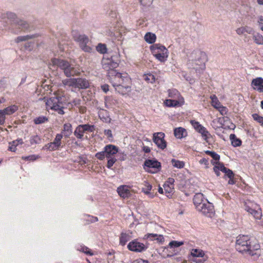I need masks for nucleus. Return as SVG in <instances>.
<instances>
[{
  "mask_svg": "<svg viewBox=\"0 0 263 263\" xmlns=\"http://www.w3.org/2000/svg\"><path fill=\"white\" fill-rule=\"evenodd\" d=\"M72 34L74 40L79 44L82 50L85 52H91L92 48L89 45V40L86 35L80 34L77 31H73Z\"/></svg>",
  "mask_w": 263,
  "mask_h": 263,
  "instance_id": "nucleus-7",
  "label": "nucleus"
},
{
  "mask_svg": "<svg viewBox=\"0 0 263 263\" xmlns=\"http://www.w3.org/2000/svg\"><path fill=\"white\" fill-rule=\"evenodd\" d=\"M47 121V118L44 116H41L38 118H35L34 120V122L36 124H40L43 123H45Z\"/></svg>",
  "mask_w": 263,
  "mask_h": 263,
  "instance_id": "nucleus-49",
  "label": "nucleus"
},
{
  "mask_svg": "<svg viewBox=\"0 0 263 263\" xmlns=\"http://www.w3.org/2000/svg\"><path fill=\"white\" fill-rule=\"evenodd\" d=\"M165 135L163 133H155L153 134V140L157 147L164 149L166 147V142L164 140Z\"/></svg>",
  "mask_w": 263,
  "mask_h": 263,
  "instance_id": "nucleus-12",
  "label": "nucleus"
},
{
  "mask_svg": "<svg viewBox=\"0 0 263 263\" xmlns=\"http://www.w3.org/2000/svg\"><path fill=\"white\" fill-rule=\"evenodd\" d=\"M63 132L64 136L66 137H69L72 133V126L70 123H65L63 126Z\"/></svg>",
  "mask_w": 263,
  "mask_h": 263,
  "instance_id": "nucleus-33",
  "label": "nucleus"
},
{
  "mask_svg": "<svg viewBox=\"0 0 263 263\" xmlns=\"http://www.w3.org/2000/svg\"><path fill=\"white\" fill-rule=\"evenodd\" d=\"M32 36L30 35L20 36L16 39L15 41L17 43H19L20 42L27 41Z\"/></svg>",
  "mask_w": 263,
  "mask_h": 263,
  "instance_id": "nucleus-54",
  "label": "nucleus"
},
{
  "mask_svg": "<svg viewBox=\"0 0 263 263\" xmlns=\"http://www.w3.org/2000/svg\"><path fill=\"white\" fill-rule=\"evenodd\" d=\"M18 145V142L13 141L11 143H9V149L11 152H15L16 150V147Z\"/></svg>",
  "mask_w": 263,
  "mask_h": 263,
  "instance_id": "nucleus-60",
  "label": "nucleus"
},
{
  "mask_svg": "<svg viewBox=\"0 0 263 263\" xmlns=\"http://www.w3.org/2000/svg\"><path fill=\"white\" fill-rule=\"evenodd\" d=\"M230 139L231 141L232 145L234 147L240 146L241 144V140L237 138L234 134H231Z\"/></svg>",
  "mask_w": 263,
  "mask_h": 263,
  "instance_id": "nucleus-35",
  "label": "nucleus"
},
{
  "mask_svg": "<svg viewBox=\"0 0 263 263\" xmlns=\"http://www.w3.org/2000/svg\"><path fill=\"white\" fill-rule=\"evenodd\" d=\"M108 159L107 167L108 168H111L114 163L117 161V159L116 158H109Z\"/></svg>",
  "mask_w": 263,
  "mask_h": 263,
  "instance_id": "nucleus-56",
  "label": "nucleus"
},
{
  "mask_svg": "<svg viewBox=\"0 0 263 263\" xmlns=\"http://www.w3.org/2000/svg\"><path fill=\"white\" fill-rule=\"evenodd\" d=\"M117 101L111 97H106L105 98V105L107 108H110L112 105H115Z\"/></svg>",
  "mask_w": 263,
  "mask_h": 263,
  "instance_id": "nucleus-31",
  "label": "nucleus"
},
{
  "mask_svg": "<svg viewBox=\"0 0 263 263\" xmlns=\"http://www.w3.org/2000/svg\"><path fill=\"white\" fill-rule=\"evenodd\" d=\"M96 50L98 52L102 54L106 53L107 51L106 45L101 43L99 44L96 46Z\"/></svg>",
  "mask_w": 263,
  "mask_h": 263,
  "instance_id": "nucleus-45",
  "label": "nucleus"
},
{
  "mask_svg": "<svg viewBox=\"0 0 263 263\" xmlns=\"http://www.w3.org/2000/svg\"><path fill=\"white\" fill-rule=\"evenodd\" d=\"M127 249L132 252L141 253L145 251L148 246L147 243H144L135 239L130 241L127 245Z\"/></svg>",
  "mask_w": 263,
  "mask_h": 263,
  "instance_id": "nucleus-9",
  "label": "nucleus"
},
{
  "mask_svg": "<svg viewBox=\"0 0 263 263\" xmlns=\"http://www.w3.org/2000/svg\"><path fill=\"white\" fill-rule=\"evenodd\" d=\"M205 199L204 198L203 195L201 193H197L194 196L193 201L197 209L199 205H201V204L205 203Z\"/></svg>",
  "mask_w": 263,
  "mask_h": 263,
  "instance_id": "nucleus-22",
  "label": "nucleus"
},
{
  "mask_svg": "<svg viewBox=\"0 0 263 263\" xmlns=\"http://www.w3.org/2000/svg\"><path fill=\"white\" fill-rule=\"evenodd\" d=\"M104 133L107 137L109 140H111L112 139V135L111 130L105 129Z\"/></svg>",
  "mask_w": 263,
  "mask_h": 263,
  "instance_id": "nucleus-64",
  "label": "nucleus"
},
{
  "mask_svg": "<svg viewBox=\"0 0 263 263\" xmlns=\"http://www.w3.org/2000/svg\"><path fill=\"white\" fill-rule=\"evenodd\" d=\"M144 40L147 43L153 44L156 40V36L155 34L152 32H147L144 35Z\"/></svg>",
  "mask_w": 263,
  "mask_h": 263,
  "instance_id": "nucleus-30",
  "label": "nucleus"
},
{
  "mask_svg": "<svg viewBox=\"0 0 263 263\" xmlns=\"http://www.w3.org/2000/svg\"><path fill=\"white\" fill-rule=\"evenodd\" d=\"M191 123L194 128L197 131L201 129L203 126L201 125L198 122L196 121H191Z\"/></svg>",
  "mask_w": 263,
  "mask_h": 263,
  "instance_id": "nucleus-57",
  "label": "nucleus"
},
{
  "mask_svg": "<svg viewBox=\"0 0 263 263\" xmlns=\"http://www.w3.org/2000/svg\"><path fill=\"white\" fill-rule=\"evenodd\" d=\"M252 117L255 121H257L261 125H263V117L260 116L257 114H254L252 115Z\"/></svg>",
  "mask_w": 263,
  "mask_h": 263,
  "instance_id": "nucleus-50",
  "label": "nucleus"
},
{
  "mask_svg": "<svg viewBox=\"0 0 263 263\" xmlns=\"http://www.w3.org/2000/svg\"><path fill=\"white\" fill-rule=\"evenodd\" d=\"M104 150L106 155V158H115L114 156L118 152V148L117 146L108 144L104 147Z\"/></svg>",
  "mask_w": 263,
  "mask_h": 263,
  "instance_id": "nucleus-16",
  "label": "nucleus"
},
{
  "mask_svg": "<svg viewBox=\"0 0 263 263\" xmlns=\"http://www.w3.org/2000/svg\"><path fill=\"white\" fill-rule=\"evenodd\" d=\"M132 237V232L128 231L126 232H122L120 234L119 239V244L124 246L126 242L128 241Z\"/></svg>",
  "mask_w": 263,
  "mask_h": 263,
  "instance_id": "nucleus-19",
  "label": "nucleus"
},
{
  "mask_svg": "<svg viewBox=\"0 0 263 263\" xmlns=\"http://www.w3.org/2000/svg\"><path fill=\"white\" fill-rule=\"evenodd\" d=\"M119 160L124 161L126 159V154L124 152H119L117 153Z\"/></svg>",
  "mask_w": 263,
  "mask_h": 263,
  "instance_id": "nucleus-61",
  "label": "nucleus"
},
{
  "mask_svg": "<svg viewBox=\"0 0 263 263\" xmlns=\"http://www.w3.org/2000/svg\"><path fill=\"white\" fill-rule=\"evenodd\" d=\"M76 80V88L86 89L89 87V82L86 79L77 78Z\"/></svg>",
  "mask_w": 263,
  "mask_h": 263,
  "instance_id": "nucleus-20",
  "label": "nucleus"
},
{
  "mask_svg": "<svg viewBox=\"0 0 263 263\" xmlns=\"http://www.w3.org/2000/svg\"><path fill=\"white\" fill-rule=\"evenodd\" d=\"M145 169L146 171L155 173L158 172L161 167L160 163L156 160H147L144 162Z\"/></svg>",
  "mask_w": 263,
  "mask_h": 263,
  "instance_id": "nucleus-13",
  "label": "nucleus"
},
{
  "mask_svg": "<svg viewBox=\"0 0 263 263\" xmlns=\"http://www.w3.org/2000/svg\"><path fill=\"white\" fill-rule=\"evenodd\" d=\"M184 103L183 97H180L178 100L167 99L164 102L165 105L167 107H177L182 105Z\"/></svg>",
  "mask_w": 263,
  "mask_h": 263,
  "instance_id": "nucleus-18",
  "label": "nucleus"
},
{
  "mask_svg": "<svg viewBox=\"0 0 263 263\" xmlns=\"http://www.w3.org/2000/svg\"><path fill=\"white\" fill-rule=\"evenodd\" d=\"M235 247L237 251L252 256L254 259H257L260 255V245L255 241H253L248 235L238 236Z\"/></svg>",
  "mask_w": 263,
  "mask_h": 263,
  "instance_id": "nucleus-2",
  "label": "nucleus"
},
{
  "mask_svg": "<svg viewBox=\"0 0 263 263\" xmlns=\"http://www.w3.org/2000/svg\"><path fill=\"white\" fill-rule=\"evenodd\" d=\"M236 33L239 35H245V33L252 34L253 33V29L249 26H241L236 30Z\"/></svg>",
  "mask_w": 263,
  "mask_h": 263,
  "instance_id": "nucleus-23",
  "label": "nucleus"
},
{
  "mask_svg": "<svg viewBox=\"0 0 263 263\" xmlns=\"http://www.w3.org/2000/svg\"><path fill=\"white\" fill-rule=\"evenodd\" d=\"M225 175L229 178H234V173H233V172L229 169V168H226V171H223V172Z\"/></svg>",
  "mask_w": 263,
  "mask_h": 263,
  "instance_id": "nucleus-62",
  "label": "nucleus"
},
{
  "mask_svg": "<svg viewBox=\"0 0 263 263\" xmlns=\"http://www.w3.org/2000/svg\"><path fill=\"white\" fill-rule=\"evenodd\" d=\"M117 192L119 195L123 198H128L131 195L129 187L128 186L125 185L119 186L117 188Z\"/></svg>",
  "mask_w": 263,
  "mask_h": 263,
  "instance_id": "nucleus-17",
  "label": "nucleus"
},
{
  "mask_svg": "<svg viewBox=\"0 0 263 263\" xmlns=\"http://www.w3.org/2000/svg\"><path fill=\"white\" fill-rule=\"evenodd\" d=\"M190 254L194 257H203L205 256L204 252L199 249H192Z\"/></svg>",
  "mask_w": 263,
  "mask_h": 263,
  "instance_id": "nucleus-28",
  "label": "nucleus"
},
{
  "mask_svg": "<svg viewBox=\"0 0 263 263\" xmlns=\"http://www.w3.org/2000/svg\"><path fill=\"white\" fill-rule=\"evenodd\" d=\"M144 79L148 83H151L155 82V80H156L155 77L151 73H148V74H145Z\"/></svg>",
  "mask_w": 263,
  "mask_h": 263,
  "instance_id": "nucleus-47",
  "label": "nucleus"
},
{
  "mask_svg": "<svg viewBox=\"0 0 263 263\" xmlns=\"http://www.w3.org/2000/svg\"><path fill=\"white\" fill-rule=\"evenodd\" d=\"M198 132L201 134L203 140L207 143H210L212 142V136L204 127L203 126L199 129Z\"/></svg>",
  "mask_w": 263,
  "mask_h": 263,
  "instance_id": "nucleus-21",
  "label": "nucleus"
},
{
  "mask_svg": "<svg viewBox=\"0 0 263 263\" xmlns=\"http://www.w3.org/2000/svg\"><path fill=\"white\" fill-rule=\"evenodd\" d=\"M77 250L90 256H92L93 255V253L89 248L83 245H80L77 248Z\"/></svg>",
  "mask_w": 263,
  "mask_h": 263,
  "instance_id": "nucleus-39",
  "label": "nucleus"
},
{
  "mask_svg": "<svg viewBox=\"0 0 263 263\" xmlns=\"http://www.w3.org/2000/svg\"><path fill=\"white\" fill-rule=\"evenodd\" d=\"M159 254L163 258L171 257L176 255L178 254V252L175 249H170L168 246L162 247L159 250Z\"/></svg>",
  "mask_w": 263,
  "mask_h": 263,
  "instance_id": "nucleus-14",
  "label": "nucleus"
},
{
  "mask_svg": "<svg viewBox=\"0 0 263 263\" xmlns=\"http://www.w3.org/2000/svg\"><path fill=\"white\" fill-rule=\"evenodd\" d=\"M251 86L254 90L259 92H263V78L257 77L252 80Z\"/></svg>",
  "mask_w": 263,
  "mask_h": 263,
  "instance_id": "nucleus-15",
  "label": "nucleus"
},
{
  "mask_svg": "<svg viewBox=\"0 0 263 263\" xmlns=\"http://www.w3.org/2000/svg\"><path fill=\"white\" fill-rule=\"evenodd\" d=\"M145 236L147 238H150L151 240H156L160 243H163L164 242V238L162 235L149 233L146 235Z\"/></svg>",
  "mask_w": 263,
  "mask_h": 263,
  "instance_id": "nucleus-26",
  "label": "nucleus"
},
{
  "mask_svg": "<svg viewBox=\"0 0 263 263\" xmlns=\"http://www.w3.org/2000/svg\"><path fill=\"white\" fill-rule=\"evenodd\" d=\"M245 209L252 215L255 219H260L261 218V210L258 204L251 201H248L245 204Z\"/></svg>",
  "mask_w": 263,
  "mask_h": 263,
  "instance_id": "nucleus-8",
  "label": "nucleus"
},
{
  "mask_svg": "<svg viewBox=\"0 0 263 263\" xmlns=\"http://www.w3.org/2000/svg\"><path fill=\"white\" fill-rule=\"evenodd\" d=\"M171 163L174 167L178 168H182L184 166V163L183 161L172 159Z\"/></svg>",
  "mask_w": 263,
  "mask_h": 263,
  "instance_id": "nucleus-41",
  "label": "nucleus"
},
{
  "mask_svg": "<svg viewBox=\"0 0 263 263\" xmlns=\"http://www.w3.org/2000/svg\"><path fill=\"white\" fill-rule=\"evenodd\" d=\"M63 138V135L61 134H58L55 138H54L53 142L54 144H55L57 145H58L59 147H60L61 145V140Z\"/></svg>",
  "mask_w": 263,
  "mask_h": 263,
  "instance_id": "nucleus-48",
  "label": "nucleus"
},
{
  "mask_svg": "<svg viewBox=\"0 0 263 263\" xmlns=\"http://www.w3.org/2000/svg\"><path fill=\"white\" fill-rule=\"evenodd\" d=\"M95 156L97 159L100 160H103L105 157L106 158V155L104 149L102 152L96 153Z\"/></svg>",
  "mask_w": 263,
  "mask_h": 263,
  "instance_id": "nucleus-52",
  "label": "nucleus"
},
{
  "mask_svg": "<svg viewBox=\"0 0 263 263\" xmlns=\"http://www.w3.org/2000/svg\"><path fill=\"white\" fill-rule=\"evenodd\" d=\"M211 163L214 165L213 168H217V170L220 171L222 172L223 171H226V167L223 165V164L221 163H220L219 161H212Z\"/></svg>",
  "mask_w": 263,
  "mask_h": 263,
  "instance_id": "nucleus-37",
  "label": "nucleus"
},
{
  "mask_svg": "<svg viewBox=\"0 0 263 263\" xmlns=\"http://www.w3.org/2000/svg\"><path fill=\"white\" fill-rule=\"evenodd\" d=\"M205 154L210 155L212 158L214 159V161H219L220 159V156L214 152H212L210 151H206L205 152Z\"/></svg>",
  "mask_w": 263,
  "mask_h": 263,
  "instance_id": "nucleus-46",
  "label": "nucleus"
},
{
  "mask_svg": "<svg viewBox=\"0 0 263 263\" xmlns=\"http://www.w3.org/2000/svg\"><path fill=\"white\" fill-rule=\"evenodd\" d=\"M40 157L37 155H32L28 156H23L22 159L27 161H34L39 158Z\"/></svg>",
  "mask_w": 263,
  "mask_h": 263,
  "instance_id": "nucleus-51",
  "label": "nucleus"
},
{
  "mask_svg": "<svg viewBox=\"0 0 263 263\" xmlns=\"http://www.w3.org/2000/svg\"><path fill=\"white\" fill-rule=\"evenodd\" d=\"M217 109L219 111L220 114L223 116L226 115L228 111V108L226 107L222 106V105Z\"/></svg>",
  "mask_w": 263,
  "mask_h": 263,
  "instance_id": "nucleus-59",
  "label": "nucleus"
},
{
  "mask_svg": "<svg viewBox=\"0 0 263 263\" xmlns=\"http://www.w3.org/2000/svg\"><path fill=\"white\" fill-rule=\"evenodd\" d=\"M66 103V98L64 92L58 90L53 94V96L47 99L46 102V108L57 111L60 115H63L64 105Z\"/></svg>",
  "mask_w": 263,
  "mask_h": 263,
  "instance_id": "nucleus-3",
  "label": "nucleus"
},
{
  "mask_svg": "<svg viewBox=\"0 0 263 263\" xmlns=\"http://www.w3.org/2000/svg\"><path fill=\"white\" fill-rule=\"evenodd\" d=\"M79 126L81 127V128H82V130L84 132L86 131L92 132L93 127V126H91L89 124L80 125Z\"/></svg>",
  "mask_w": 263,
  "mask_h": 263,
  "instance_id": "nucleus-55",
  "label": "nucleus"
},
{
  "mask_svg": "<svg viewBox=\"0 0 263 263\" xmlns=\"http://www.w3.org/2000/svg\"><path fill=\"white\" fill-rule=\"evenodd\" d=\"M2 19H8L12 25V27L14 26L18 27L22 30L28 28V25L24 21L21 20L17 17L15 13L11 12L2 13L1 15ZM12 29V28H11Z\"/></svg>",
  "mask_w": 263,
  "mask_h": 263,
  "instance_id": "nucleus-6",
  "label": "nucleus"
},
{
  "mask_svg": "<svg viewBox=\"0 0 263 263\" xmlns=\"http://www.w3.org/2000/svg\"><path fill=\"white\" fill-rule=\"evenodd\" d=\"M169 97L173 99L178 100L180 97H182L179 91L176 89H169L168 90Z\"/></svg>",
  "mask_w": 263,
  "mask_h": 263,
  "instance_id": "nucleus-34",
  "label": "nucleus"
},
{
  "mask_svg": "<svg viewBox=\"0 0 263 263\" xmlns=\"http://www.w3.org/2000/svg\"><path fill=\"white\" fill-rule=\"evenodd\" d=\"M57 66L59 67L64 73L67 77L77 76L80 74L79 69L73 64L69 63L68 61L59 59H52L50 65Z\"/></svg>",
  "mask_w": 263,
  "mask_h": 263,
  "instance_id": "nucleus-4",
  "label": "nucleus"
},
{
  "mask_svg": "<svg viewBox=\"0 0 263 263\" xmlns=\"http://www.w3.org/2000/svg\"><path fill=\"white\" fill-rule=\"evenodd\" d=\"M119 55L116 53L110 59L103 61V68L108 72L109 81L118 93L124 95L131 90V79L127 73H120L115 70L119 66Z\"/></svg>",
  "mask_w": 263,
  "mask_h": 263,
  "instance_id": "nucleus-1",
  "label": "nucleus"
},
{
  "mask_svg": "<svg viewBox=\"0 0 263 263\" xmlns=\"http://www.w3.org/2000/svg\"><path fill=\"white\" fill-rule=\"evenodd\" d=\"M200 54V52L199 51H194L188 58L189 62V64H192V66L193 68L196 70H198V67L194 66L193 65L194 62L196 65H199L200 66L199 68L203 69L204 67V65L199 60Z\"/></svg>",
  "mask_w": 263,
  "mask_h": 263,
  "instance_id": "nucleus-11",
  "label": "nucleus"
},
{
  "mask_svg": "<svg viewBox=\"0 0 263 263\" xmlns=\"http://www.w3.org/2000/svg\"><path fill=\"white\" fill-rule=\"evenodd\" d=\"M211 99V105L216 109L221 105L217 97L215 95H212L210 97Z\"/></svg>",
  "mask_w": 263,
  "mask_h": 263,
  "instance_id": "nucleus-38",
  "label": "nucleus"
},
{
  "mask_svg": "<svg viewBox=\"0 0 263 263\" xmlns=\"http://www.w3.org/2000/svg\"><path fill=\"white\" fill-rule=\"evenodd\" d=\"M174 135L178 139H181L186 135L185 129L182 127L176 128L174 129Z\"/></svg>",
  "mask_w": 263,
  "mask_h": 263,
  "instance_id": "nucleus-27",
  "label": "nucleus"
},
{
  "mask_svg": "<svg viewBox=\"0 0 263 263\" xmlns=\"http://www.w3.org/2000/svg\"><path fill=\"white\" fill-rule=\"evenodd\" d=\"M163 187L165 193H170L173 192V187L172 186H170L168 184L165 183Z\"/></svg>",
  "mask_w": 263,
  "mask_h": 263,
  "instance_id": "nucleus-63",
  "label": "nucleus"
},
{
  "mask_svg": "<svg viewBox=\"0 0 263 263\" xmlns=\"http://www.w3.org/2000/svg\"><path fill=\"white\" fill-rule=\"evenodd\" d=\"M76 79H66L62 81V84L65 86L72 87L76 88Z\"/></svg>",
  "mask_w": 263,
  "mask_h": 263,
  "instance_id": "nucleus-29",
  "label": "nucleus"
},
{
  "mask_svg": "<svg viewBox=\"0 0 263 263\" xmlns=\"http://www.w3.org/2000/svg\"><path fill=\"white\" fill-rule=\"evenodd\" d=\"M150 49L154 57L161 63L165 62L168 57V50L163 45L155 44L150 47Z\"/></svg>",
  "mask_w": 263,
  "mask_h": 263,
  "instance_id": "nucleus-5",
  "label": "nucleus"
},
{
  "mask_svg": "<svg viewBox=\"0 0 263 263\" xmlns=\"http://www.w3.org/2000/svg\"><path fill=\"white\" fill-rule=\"evenodd\" d=\"M18 109V107L16 105H12L9 106L4 109L7 115H10L16 112Z\"/></svg>",
  "mask_w": 263,
  "mask_h": 263,
  "instance_id": "nucleus-36",
  "label": "nucleus"
},
{
  "mask_svg": "<svg viewBox=\"0 0 263 263\" xmlns=\"http://www.w3.org/2000/svg\"><path fill=\"white\" fill-rule=\"evenodd\" d=\"M8 85L7 80L3 78L0 80V89H4L7 87Z\"/></svg>",
  "mask_w": 263,
  "mask_h": 263,
  "instance_id": "nucleus-53",
  "label": "nucleus"
},
{
  "mask_svg": "<svg viewBox=\"0 0 263 263\" xmlns=\"http://www.w3.org/2000/svg\"><path fill=\"white\" fill-rule=\"evenodd\" d=\"M99 116L100 119L104 122L109 123L111 121L109 112L106 110H100L99 112Z\"/></svg>",
  "mask_w": 263,
  "mask_h": 263,
  "instance_id": "nucleus-25",
  "label": "nucleus"
},
{
  "mask_svg": "<svg viewBox=\"0 0 263 263\" xmlns=\"http://www.w3.org/2000/svg\"><path fill=\"white\" fill-rule=\"evenodd\" d=\"M144 187L142 189V191L146 195H148L149 198H153L154 195L151 192L152 189V186L149 182L144 181L143 183Z\"/></svg>",
  "mask_w": 263,
  "mask_h": 263,
  "instance_id": "nucleus-24",
  "label": "nucleus"
},
{
  "mask_svg": "<svg viewBox=\"0 0 263 263\" xmlns=\"http://www.w3.org/2000/svg\"><path fill=\"white\" fill-rule=\"evenodd\" d=\"M184 241H176V240H172L171 241L168 246L170 249H175L176 248H178L184 245Z\"/></svg>",
  "mask_w": 263,
  "mask_h": 263,
  "instance_id": "nucleus-40",
  "label": "nucleus"
},
{
  "mask_svg": "<svg viewBox=\"0 0 263 263\" xmlns=\"http://www.w3.org/2000/svg\"><path fill=\"white\" fill-rule=\"evenodd\" d=\"M60 147L54 144L53 142H50L45 145L43 149H48L50 151H53L58 149Z\"/></svg>",
  "mask_w": 263,
  "mask_h": 263,
  "instance_id": "nucleus-44",
  "label": "nucleus"
},
{
  "mask_svg": "<svg viewBox=\"0 0 263 263\" xmlns=\"http://www.w3.org/2000/svg\"><path fill=\"white\" fill-rule=\"evenodd\" d=\"M42 142V139L41 137L37 135H32L29 138V142L30 145H33L34 144H37L41 143Z\"/></svg>",
  "mask_w": 263,
  "mask_h": 263,
  "instance_id": "nucleus-32",
  "label": "nucleus"
},
{
  "mask_svg": "<svg viewBox=\"0 0 263 263\" xmlns=\"http://www.w3.org/2000/svg\"><path fill=\"white\" fill-rule=\"evenodd\" d=\"M5 115H7L4 109L0 110V124L3 125L5 123Z\"/></svg>",
  "mask_w": 263,
  "mask_h": 263,
  "instance_id": "nucleus-58",
  "label": "nucleus"
},
{
  "mask_svg": "<svg viewBox=\"0 0 263 263\" xmlns=\"http://www.w3.org/2000/svg\"><path fill=\"white\" fill-rule=\"evenodd\" d=\"M84 132L82 130V128L79 125L77 126L74 132V135L78 139H82L83 137Z\"/></svg>",
  "mask_w": 263,
  "mask_h": 263,
  "instance_id": "nucleus-43",
  "label": "nucleus"
},
{
  "mask_svg": "<svg viewBox=\"0 0 263 263\" xmlns=\"http://www.w3.org/2000/svg\"><path fill=\"white\" fill-rule=\"evenodd\" d=\"M254 42L259 45L263 44V36L259 33H255L253 35Z\"/></svg>",
  "mask_w": 263,
  "mask_h": 263,
  "instance_id": "nucleus-42",
  "label": "nucleus"
},
{
  "mask_svg": "<svg viewBox=\"0 0 263 263\" xmlns=\"http://www.w3.org/2000/svg\"><path fill=\"white\" fill-rule=\"evenodd\" d=\"M204 202L198 207L197 210L208 217H212L215 214L214 206L208 200H205Z\"/></svg>",
  "mask_w": 263,
  "mask_h": 263,
  "instance_id": "nucleus-10",
  "label": "nucleus"
}]
</instances>
